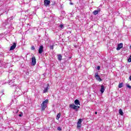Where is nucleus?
Instances as JSON below:
<instances>
[{
	"instance_id": "1",
	"label": "nucleus",
	"mask_w": 131,
	"mask_h": 131,
	"mask_svg": "<svg viewBox=\"0 0 131 131\" xmlns=\"http://www.w3.org/2000/svg\"><path fill=\"white\" fill-rule=\"evenodd\" d=\"M49 103V100L46 99L44 101L42 102V103L41 104V108L42 111H44L45 110L46 108H47V105H48V103Z\"/></svg>"
},
{
	"instance_id": "2",
	"label": "nucleus",
	"mask_w": 131,
	"mask_h": 131,
	"mask_svg": "<svg viewBox=\"0 0 131 131\" xmlns=\"http://www.w3.org/2000/svg\"><path fill=\"white\" fill-rule=\"evenodd\" d=\"M70 108L73 109L77 112L78 111V109L79 108H80V107L79 106L75 105V104L73 103L70 105Z\"/></svg>"
},
{
	"instance_id": "3",
	"label": "nucleus",
	"mask_w": 131,
	"mask_h": 131,
	"mask_svg": "<svg viewBox=\"0 0 131 131\" xmlns=\"http://www.w3.org/2000/svg\"><path fill=\"white\" fill-rule=\"evenodd\" d=\"M95 78L97 79V80H98V81H102V79L101 78V77H100V76H99L98 73H95Z\"/></svg>"
},
{
	"instance_id": "4",
	"label": "nucleus",
	"mask_w": 131,
	"mask_h": 131,
	"mask_svg": "<svg viewBox=\"0 0 131 131\" xmlns=\"http://www.w3.org/2000/svg\"><path fill=\"white\" fill-rule=\"evenodd\" d=\"M36 64V59L35 58V56H33L32 57V65L34 66Z\"/></svg>"
},
{
	"instance_id": "5",
	"label": "nucleus",
	"mask_w": 131,
	"mask_h": 131,
	"mask_svg": "<svg viewBox=\"0 0 131 131\" xmlns=\"http://www.w3.org/2000/svg\"><path fill=\"white\" fill-rule=\"evenodd\" d=\"M42 52H43V46L41 45L39 48L38 53L39 54H42Z\"/></svg>"
},
{
	"instance_id": "6",
	"label": "nucleus",
	"mask_w": 131,
	"mask_h": 131,
	"mask_svg": "<svg viewBox=\"0 0 131 131\" xmlns=\"http://www.w3.org/2000/svg\"><path fill=\"white\" fill-rule=\"evenodd\" d=\"M123 47V44L122 43H119V45H118V47L116 49L117 51H119L120 49H122Z\"/></svg>"
},
{
	"instance_id": "7",
	"label": "nucleus",
	"mask_w": 131,
	"mask_h": 131,
	"mask_svg": "<svg viewBox=\"0 0 131 131\" xmlns=\"http://www.w3.org/2000/svg\"><path fill=\"white\" fill-rule=\"evenodd\" d=\"M50 84H48L47 85V87L44 89L43 93L44 94H46V93H48V91H49V89H50Z\"/></svg>"
},
{
	"instance_id": "8",
	"label": "nucleus",
	"mask_w": 131,
	"mask_h": 131,
	"mask_svg": "<svg viewBox=\"0 0 131 131\" xmlns=\"http://www.w3.org/2000/svg\"><path fill=\"white\" fill-rule=\"evenodd\" d=\"M16 46H17V43L16 42H13V45L10 47V51H13V50H15L16 48Z\"/></svg>"
},
{
	"instance_id": "9",
	"label": "nucleus",
	"mask_w": 131,
	"mask_h": 131,
	"mask_svg": "<svg viewBox=\"0 0 131 131\" xmlns=\"http://www.w3.org/2000/svg\"><path fill=\"white\" fill-rule=\"evenodd\" d=\"M51 4V1L49 0H45L44 1V5L45 6H49Z\"/></svg>"
},
{
	"instance_id": "10",
	"label": "nucleus",
	"mask_w": 131,
	"mask_h": 131,
	"mask_svg": "<svg viewBox=\"0 0 131 131\" xmlns=\"http://www.w3.org/2000/svg\"><path fill=\"white\" fill-rule=\"evenodd\" d=\"M100 92H101V94H103V93H104V92H105V88L104 87V85H102L101 86Z\"/></svg>"
},
{
	"instance_id": "11",
	"label": "nucleus",
	"mask_w": 131,
	"mask_h": 131,
	"mask_svg": "<svg viewBox=\"0 0 131 131\" xmlns=\"http://www.w3.org/2000/svg\"><path fill=\"white\" fill-rule=\"evenodd\" d=\"M75 105L77 106V105H80V102H79V100L78 99H76L74 102Z\"/></svg>"
},
{
	"instance_id": "12",
	"label": "nucleus",
	"mask_w": 131,
	"mask_h": 131,
	"mask_svg": "<svg viewBox=\"0 0 131 131\" xmlns=\"http://www.w3.org/2000/svg\"><path fill=\"white\" fill-rule=\"evenodd\" d=\"M100 9H98L97 10H95L94 11H93V14L94 15H97V14H98V13H100Z\"/></svg>"
},
{
	"instance_id": "13",
	"label": "nucleus",
	"mask_w": 131,
	"mask_h": 131,
	"mask_svg": "<svg viewBox=\"0 0 131 131\" xmlns=\"http://www.w3.org/2000/svg\"><path fill=\"white\" fill-rule=\"evenodd\" d=\"M58 59L59 61H61V60H62V55L61 54L58 55Z\"/></svg>"
},
{
	"instance_id": "14",
	"label": "nucleus",
	"mask_w": 131,
	"mask_h": 131,
	"mask_svg": "<svg viewBox=\"0 0 131 131\" xmlns=\"http://www.w3.org/2000/svg\"><path fill=\"white\" fill-rule=\"evenodd\" d=\"M119 114L120 115H123V112H122V110H121V108H120L119 110Z\"/></svg>"
},
{
	"instance_id": "15",
	"label": "nucleus",
	"mask_w": 131,
	"mask_h": 131,
	"mask_svg": "<svg viewBox=\"0 0 131 131\" xmlns=\"http://www.w3.org/2000/svg\"><path fill=\"white\" fill-rule=\"evenodd\" d=\"M122 86H123V83H120L119 84L118 88H119V89H121Z\"/></svg>"
},
{
	"instance_id": "16",
	"label": "nucleus",
	"mask_w": 131,
	"mask_h": 131,
	"mask_svg": "<svg viewBox=\"0 0 131 131\" xmlns=\"http://www.w3.org/2000/svg\"><path fill=\"white\" fill-rule=\"evenodd\" d=\"M60 116H61V114H58V115L56 116V119L57 120H59V118H60Z\"/></svg>"
},
{
	"instance_id": "17",
	"label": "nucleus",
	"mask_w": 131,
	"mask_h": 131,
	"mask_svg": "<svg viewBox=\"0 0 131 131\" xmlns=\"http://www.w3.org/2000/svg\"><path fill=\"white\" fill-rule=\"evenodd\" d=\"M77 127L78 129L80 128V127H81V124H79L77 123Z\"/></svg>"
},
{
	"instance_id": "18",
	"label": "nucleus",
	"mask_w": 131,
	"mask_h": 131,
	"mask_svg": "<svg viewBox=\"0 0 131 131\" xmlns=\"http://www.w3.org/2000/svg\"><path fill=\"white\" fill-rule=\"evenodd\" d=\"M81 122H82V120L81 119H79L78 120V121L77 122V123H79L80 124H81Z\"/></svg>"
},
{
	"instance_id": "19",
	"label": "nucleus",
	"mask_w": 131,
	"mask_h": 131,
	"mask_svg": "<svg viewBox=\"0 0 131 131\" xmlns=\"http://www.w3.org/2000/svg\"><path fill=\"white\" fill-rule=\"evenodd\" d=\"M55 45H50V50H54V47Z\"/></svg>"
},
{
	"instance_id": "20",
	"label": "nucleus",
	"mask_w": 131,
	"mask_h": 131,
	"mask_svg": "<svg viewBox=\"0 0 131 131\" xmlns=\"http://www.w3.org/2000/svg\"><path fill=\"white\" fill-rule=\"evenodd\" d=\"M19 91H20V88L19 87H16L15 92H19Z\"/></svg>"
},
{
	"instance_id": "21",
	"label": "nucleus",
	"mask_w": 131,
	"mask_h": 131,
	"mask_svg": "<svg viewBox=\"0 0 131 131\" xmlns=\"http://www.w3.org/2000/svg\"><path fill=\"white\" fill-rule=\"evenodd\" d=\"M128 62H131V55L130 56V57L128 59Z\"/></svg>"
},
{
	"instance_id": "22",
	"label": "nucleus",
	"mask_w": 131,
	"mask_h": 131,
	"mask_svg": "<svg viewBox=\"0 0 131 131\" xmlns=\"http://www.w3.org/2000/svg\"><path fill=\"white\" fill-rule=\"evenodd\" d=\"M31 50H32L33 51H34V50H35V48H34V46H32Z\"/></svg>"
},
{
	"instance_id": "23",
	"label": "nucleus",
	"mask_w": 131,
	"mask_h": 131,
	"mask_svg": "<svg viewBox=\"0 0 131 131\" xmlns=\"http://www.w3.org/2000/svg\"><path fill=\"white\" fill-rule=\"evenodd\" d=\"M57 130H62V128H61L60 127H58L57 128Z\"/></svg>"
},
{
	"instance_id": "24",
	"label": "nucleus",
	"mask_w": 131,
	"mask_h": 131,
	"mask_svg": "<svg viewBox=\"0 0 131 131\" xmlns=\"http://www.w3.org/2000/svg\"><path fill=\"white\" fill-rule=\"evenodd\" d=\"M127 87H128V89H131V86L129 85H127Z\"/></svg>"
},
{
	"instance_id": "25",
	"label": "nucleus",
	"mask_w": 131,
	"mask_h": 131,
	"mask_svg": "<svg viewBox=\"0 0 131 131\" xmlns=\"http://www.w3.org/2000/svg\"><path fill=\"white\" fill-rule=\"evenodd\" d=\"M59 27H60V28H63V25H60Z\"/></svg>"
},
{
	"instance_id": "26",
	"label": "nucleus",
	"mask_w": 131,
	"mask_h": 131,
	"mask_svg": "<svg viewBox=\"0 0 131 131\" xmlns=\"http://www.w3.org/2000/svg\"><path fill=\"white\" fill-rule=\"evenodd\" d=\"M100 66H98L97 67V70H100Z\"/></svg>"
},
{
	"instance_id": "27",
	"label": "nucleus",
	"mask_w": 131,
	"mask_h": 131,
	"mask_svg": "<svg viewBox=\"0 0 131 131\" xmlns=\"http://www.w3.org/2000/svg\"><path fill=\"white\" fill-rule=\"evenodd\" d=\"M19 117H21L22 116V115L19 114Z\"/></svg>"
},
{
	"instance_id": "28",
	"label": "nucleus",
	"mask_w": 131,
	"mask_h": 131,
	"mask_svg": "<svg viewBox=\"0 0 131 131\" xmlns=\"http://www.w3.org/2000/svg\"><path fill=\"white\" fill-rule=\"evenodd\" d=\"M70 4L72 5H73V3H70Z\"/></svg>"
},
{
	"instance_id": "29",
	"label": "nucleus",
	"mask_w": 131,
	"mask_h": 131,
	"mask_svg": "<svg viewBox=\"0 0 131 131\" xmlns=\"http://www.w3.org/2000/svg\"><path fill=\"white\" fill-rule=\"evenodd\" d=\"M129 78L130 80L131 81V76H129Z\"/></svg>"
},
{
	"instance_id": "30",
	"label": "nucleus",
	"mask_w": 131,
	"mask_h": 131,
	"mask_svg": "<svg viewBox=\"0 0 131 131\" xmlns=\"http://www.w3.org/2000/svg\"><path fill=\"white\" fill-rule=\"evenodd\" d=\"M95 114H98V112H95Z\"/></svg>"
},
{
	"instance_id": "31",
	"label": "nucleus",
	"mask_w": 131,
	"mask_h": 131,
	"mask_svg": "<svg viewBox=\"0 0 131 131\" xmlns=\"http://www.w3.org/2000/svg\"><path fill=\"white\" fill-rule=\"evenodd\" d=\"M13 19V16L11 17V20Z\"/></svg>"
},
{
	"instance_id": "32",
	"label": "nucleus",
	"mask_w": 131,
	"mask_h": 131,
	"mask_svg": "<svg viewBox=\"0 0 131 131\" xmlns=\"http://www.w3.org/2000/svg\"><path fill=\"white\" fill-rule=\"evenodd\" d=\"M130 49H131V45L130 46Z\"/></svg>"
},
{
	"instance_id": "33",
	"label": "nucleus",
	"mask_w": 131,
	"mask_h": 131,
	"mask_svg": "<svg viewBox=\"0 0 131 131\" xmlns=\"http://www.w3.org/2000/svg\"><path fill=\"white\" fill-rule=\"evenodd\" d=\"M18 111H17V113H18Z\"/></svg>"
}]
</instances>
